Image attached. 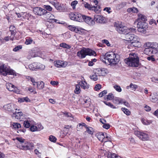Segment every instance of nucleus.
I'll list each match as a JSON object with an SVG mask.
<instances>
[{
	"mask_svg": "<svg viewBox=\"0 0 158 158\" xmlns=\"http://www.w3.org/2000/svg\"><path fill=\"white\" fill-rule=\"evenodd\" d=\"M16 139L19 141V142L23 144L24 143V139H23L21 137H17L16 138Z\"/></svg>",
	"mask_w": 158,
	"mask_h": 158,
	"instance_id": "0e129e2a",
	"label": "nucleus"
},
{
	"mask_svg": "<svg viewBox=\"0 0 158 158\" xmlns=\"http://www.w3.org/2000/svg\"><path fill=\"white\" fill-rule=\"evenodd\" d=\"M7 74L16 76L15 71L10 69L9 66L3 63L0 64V75L6 76Z\"/></svg>",
	"mask_w": 158,
	"mask_h": 158,
	"instance_id": "7ed1b4c3",
	"label": "nucleus"
},
{
	"mask_svg": "<svg viewBox=\"0 0 158 158\" xmlns=\"http://www.w3.org/2000/svg\"><path fill=\"white\" fill-rule=\"evenodd\" d=\"M144 52L145 54L147 55H149L151 54H153V52H152V49L150 48L147 47V48H146L144 51Z\"/></svg>",
	"mask_w": 158,
	"mask_h": 158,
	"instance_id": "cd10ccee",
	"label": "nucleus"
},
{
	"mask_svg": "<svg viewBox=\"0 0 158 158\" xmlns=\"http://www.w3.org/2000/svg\"><path fill=\"white\" fill-rule=\"evenodd\" d=\"M123 99L118 97H115L113 100V102L114 104L118 105L122 104Z\"/></svg>",
	"mask_w": 158,
	"mask_h": 158,
	"instance_id": "b1692460",
	"label": "nucleus"
},
{
	"mask_svg": "<svg viewBox=\"0 0 158 158\" xmlns=\"http://www.w3.org/2000/svg\"><path fill=\"white\" fill-rule=\"evenodd\" d=\"M127 11L129 13H137L138 12V10L137 8L133 7L128 8Z\"/></svg>",
	"mask_w": 158,
	"mask_h": 158,
	"instance_id": "c85d7f7f",
	"label": "nucleus"
},
{
	"mask_svg": "<svg viewBox=\"0 0 158 158\" xmlns=\"http://www.w3.org/2000/svg\"><path fill=\"white\" fill-rule=\"evenodd\" d=\"M134 134L140 139L143 141L147 140L149 139L148 135L143 132L139 131H135Z\"/></svg>",
	"mask_w": 158,
	"mask_h": 158,
	"instance_id": "6e6552de",
	"label": "nucleus"
},
{
	"mask_svg": "<svg viewBox=\"0 0 158 158\" xmlns=\"http://www.w3.org/2000/svg\"><path fill=\"white\" fill-rule=\"evenodd\" d=\"M61 113L65 115L66 117L73 118L72 115L69 112H61Z\"/></svg>",
	"mask_w": 158,
	"mask_h": 158,
	"instance_id": "c03bdc74",
	"label": "nucleus"
},
{
	"mask_svg": "<svg viewBox=\"0 0 158 158\" xmlns=\"http://www.w3.org/2000/svg\"><path fill=\"white\" fill-rule=\"evenodd\" d=\"M37 56V54L31 52L29 53L28 54L27 56V58L28 59H30L31 58L36 57Z\"/></svg>",
	"mask_w": 158,
	"mask_h": 158,
	"instance_id": "473e14b6",
	"label": "nucleus"
},
{
	"mask_svg": "<svg viewBox=\"0 0 158 158\" xmlns=\"http://www.w3.org/2000/svg\"><path fill=\"white\" fill-rule=\"evenodd\" d=\"M140 45V43L139 41V38H137V39L135 40V41H132L131 42V44L129 45L127 47L128 48H130L132 46L138 47Z\"/></svg>",
	"mask_w": 158,
	"mask_h": 158,
	"instance_id": "a211bd4d",
	"label": "nucleus"
},
{
	"mask_svg": "<svg viewBox=\"0 0 158 158\" xmlns=\"http://www.w3.org/2000/svg\"><path fill=\"white\" fill-rule=\"evenodd\" d=\"M3 108L5 110L11 111L13 113L15 110H17L16 105L12 103L5 105Z\"/></svg>",
	"mask_w": 158,
	"mask_h": 158,
	"instance_id": "9b49d317",
	"label": "nucleus"
},
{
	"mask_svg": "<svg viewBox=\"0 0 158 158\" xmlns=\"http://www.w3.org/2000/svg\"><path fill=\"white\" fill-rule=\"evenodd\" d=\"M102 72V68H98L96 70L95 73L98 76H100L102 75V74L101 73Z\"/></svg>",
	"mask_w": 158,
	"mask_h": 158,
	"instance_id": "79ce46f5",
	"label": "nucleus"
},
{
	"mask_svg": "<svg viewBox=\"0 0 158 158\" xmlns=\"http://www.w3.org/2000/svg\"><path fill=\"white\" fill-rule=\"evenodd\" d=\"M12 126L15 129H18L21 127L20 124L17 123H13L12 124Z\"/></svg>",
	"mask_w": 158,
	"mask_h": 158,
	"instance_id": "37998d69",
	"label": "nucleus"
},
{
	"mask_svg": "<svg viewBox=\"0 0 158 158\" xmlns=\"http://www.w3.org/2000/svg\"><path fill=\"white\" fill-rule=\"evenodd\" d=\"M80 87L79 84L76 85L74 92L76 94H79L80 92Z\"/></svg>",
	"mask_w": 158,
	"mask_h": 158,
	"instance_id": "58836bf2",
	"label": "nucleus"
},
{
	"mask_svg": "<svg viewBox=\"0 0 158 158\" xmlns=\"http://www.w3.org/2000/svg\"><path fill=\"white\" fill-rule=\"evenodd\" d=\"M21 147V149L23 150H30L34 147V144L32 143L27 142L22 144Z\"/></svg>",
	"mask_w": 158,
	"mask_h": 158,
	"instance_id": "4468645a",
	"label": "nucleus"
},
{
	"mask_svg": "<svg viewBox=\"0 0 158 158\" xmlns=\"http://www.w3.org/2000/svg\"><path fill=\"white\" fill-rule=\"evenodd\" d=\"M103 102L107 106L110 107L112 108H117V107L114 106V105L112 104L110 102H108L107 101H104Z\"/></svg>",
	"mask_w": 158,
	"mask_h": 158,
	"instance_id": "ea45409f",
	"label": "nucleus"
},
{
	"mask_svg": "<svg viewBox=\"0 0 158 158\" xmlns=\"http://www.w3.org/2000/svg\"><path fill=\"white\" fill-rule=\"evenodd\" d=\"M107 93V91L106 90H104L101 92L99 94V97H102L104 95L106 94Z\"/></svg>",
	"mask_w": 158,
	"mask_h": 158,
	"instance_id": "13d9d810",
	"label": "nucleus"
},
{
	"mask_svg": "<svg viewBox=\"0 0 158 158\" xmlns=\"http://www.w3.org/2000/svg\"><path fill=\"white\" fill-rule=\"evenodd\" d=\"M108 158H121V157L115 154L109 153L108 155Z\"/></svg>",
	"mask_w": 158,
	"mask_h": 158,
	"instance_id": "7c9ffc66",
	"label": "nucleus"
},
{
	"mask_svg": "<svg viewBox=\"0 0 158 158\" xmlns=\"http://www.w3.org/2000/svg\"><path fill=\"white\" fill-rule=\"evenodd\" d=\"M54 64L55 66L57 68L65 67L67 65L66 62L60 60L54 61Z\"/></svg>",
	"mask_w": 158,
	"mask_h": 158,
	"instance_id": "2eb2a0df",
	"label": "nucleus"
},
{
	"mask_svg": "<svg viewBox=\"0 0 158 158\" xmlns=\"http://www.w3.org/2000/svg\"><path fill=\"white\" fill-rule=\"evenodd\" d=\"M104 136L105 137L104 138V142L111 141V139L110 137V136L109 135H108L106 133H105Z\"/></svg>",
	"mask_w": 158,
	"mask_h": 158,
	"instance_id": "c756f323",
	"label": "nucleus"
},
{
	"mask_svg": "<svg viewBox=\"0 0 158 158\" xmlns=\"http://www.w3.org/2000/svg\"><path fill=\"white\" fill-rule=\"evenodd\" d=\"M78 2L77 1L75 0L71 2V6L72 7L73 9L74 10L76 8V6Z\"/></svg>",
	"mask_w": 158,
	"mask_h": 158,
	"instance_id": "3c124183",
	"label": "nucleus"
},
{
	"mask_svg": "<svg viewBox=\"0 0 158 158\" xmlns=\"http://www.w3.org/2000/svg\"><path fill=\"white\" fill-rule=\"evenodd\" d=\"M69 127V126H66L64 127L63 131H65V133H64V134L65 135H67L68 133V131L69 130V127Z\"/></svg>",
	"mask_w": 158,
	"mask_h": 158,
	"instance_id": "09e8293b",
	"label": "nucleus"
},
{
	"mask_svg": "<svg viewBox=\"0 0 158 158\" xmlns=\"http://www.w3.org/2000/svg\"><path fill=\"white\" fill-rule=\"evenodd\" d=\"M147 47H150L152 50V52L153 53L157 52V50H158V44L156 42L146 43L145 44Z\"/></svg>",
	"mask_w": 158,
	"mask_h": 158,
	"instance_id": "9d476101",
	"label": "nucleus"
},
{
	"mask_svg": "<svg viewBox=\"0 0 158 158\" xmlns=\"http://www.w3.org/2000/svg\"><path fill=\"white\" fill-rule=\"evenodd\" d=\"M100 59V60H102L103 63L106 64L107 63L106 62V54L104 56H101Z\"/></svg>",
	"mask_w": 158,
	"mask_h": 158,
	"instance_id": "6e6d98bb",
	"label": "nucleus"
},
{
	"mask_svg": "<svg viewBox=\"0 0 158 158\" xmlns=\"http://www.w3.org/2000/svg\"><path fill=\"white\" fill-rule=\"evenodd\" d=\"M93 129L92 128L89 127V128H87L86 131H85L87 132L89 134L92 135L93 134Z\"/></svg>",
	"mask_w": 158,
	"mask_h": 158,
	"instance_id": "de8ad7c7",
	"label": "nucleus"
},
{
	"mask_svg": "<svg viewBox=\"0 0 158 158\" xmlns=\"http://www.w3.org/2000/svg\"><path fill=\"white\" fill-rule=\"evenodd\" d=\"M60 47L67 49H70L71 48V46L70 45L66 44L65 43H62L60 44Z\"/></svg>",
	"mask_w": 158,
	"mask_h": 158,
	"instance_id": "c9c22d12",
	"label": "nucleus"
},
{
	"mask_svg": "<svg viewBox=\"0 0 158 158\" xmlns=\"http://www.w3.org/2000/svg\"><path fill=\"white\" fill-rule=\"evenodd\" d=\"M126 4L127 3L126 2H122L121 3L118 4L117 5V7L119 9H120L123 8V7L126 6Z\"/></svg>",
	"mask_w": 158,
	"mask_h": 158,
	"instance_id": "49530a36",
	"label": "nucleus"
},
{
	"mask_svg": "<svg viewBox=\"0 0 158 158\" xmlns=\"http://www.w3.org/2000/svg\"><path fill=\"white\" fill-rule=\"evenodd\" d=\"M101 85L99 84H97L95 85L94 88L96 91H98L101 88Z\"/></svg>",
	"mask_w": 158,
	"mask_h": 158,
	"instance_id": "052dcab7",
	"label": "nucleus"
},
{
	"mask_svg": "<svg viewBox=\"0 0 158 158\" xmlns=\"http://www.w3.org/2000/svg\"><path fill=\"white\" fill-rule=\"evenodd\" d=\"M33 12L35 15L41 16L44 15L46 10L39 7H36L33 9Z\"/></svg>",
	"mask_w": 158,
	"mask_h": 158,
	"instance_id": "f8f14e48",
	"label": "nucleus"
},
{
	"mask_svg": "<svg viewBox=\"0 0 158 158\" xmlns=\"http://www.w3.org/2000/svg\"><path fill=\"white\" fill-rule=\"evenodd\" d=\"M104 134H104L103 132H99L97 135L98 139L102 142H104V138L105 137Z\"/></svg>",
	"mask_w": 158,
	"mask_h": 158,
	"instance_id": "a878e982",
	"label": "nucleus"
},
{
	"mask_svg": "<svg viewBox=\"0 0 158 158\" xmlns=\"http://www.w3.org/2000/svg\"><path fill=\"white\" fill-rule=\"evenodd\" d=\"M142 123L144 125H148L150 124V123L146 119L142 120Z\"/></svg>",
	"mask_w": 158,
	"mask_h": 158,
	"instance_id": "69168bd1",
	"label": "nucleus"
},
{
	"mask_svg": "<svg viewBox=\"0 0 158 158\" xmlns=\"http://www.w3.org/2000/svg\"><path fill=\"white\" fill-rule=\"evenodd\" d=\"M68 28L70 31L77 33L79 31L77 27H75L73 25H69L68 27Z\"/></svg>",
	"mask_w": 158,
	"mask_h": 158,
	"instance_id": "bb28decb",
	"label": "nucleus"
},
{
	"mask_svg": "<svg viewBox=\"0 0 158 158\" xmlns=\"http://www.w3.org/2000/svg\"><path fill=\"white\" fill-rule=\"evenodd\" d=\"M85 7L89 10H94L96 13H98L100 11V6H93L87 2L84 4Z\"/></svg>",
	"mask_w": 158,
	"mask_h": 158,
	"instance_id": "1a4fd4ad",
	"label": "nucleus"
},
{
	"mask_svg": "<svg viewBox=\"0 0 158 158\" xmlns=\"http://www.w3.org/2000/svg\"><path fill=\"white\" fill-rule=\"evenodd\" d=\"M75 13H71L69 14V17L72 20H74Z\"/></svg>",
	"mask_w": 158,
	"mask_h": 158,
	"instance_id": "603ef678",
	"label": "nucleus"
},
{
	"mask_svg": "<svg viewBox=\"0 0 158 158\" xmlns=\"http://www.w3.org/2000/svg\"><path fill=\"white\" fill-rule=\"evenodd\" d=\"M23 126L26 128H28L31 126V124L29 121L27 120L24 121L23 123Z\"/></svg>",
	"mask_w": 158,
	"mask_h": 158,
	"instance_id": "4c0bfd02",
	"label": "nucleus"
},
{
	"mask_svg": "<svg viewBox=\"0 0 158 158\" xmlns=\"http://www.w3.org/2000/svg\"><path fill=\"white\" fill-rule=\"evenodd\" d=\"M83 20L90 26L93 25L95 24V22L94 21L93 19L89 16L83 15Z\"/></svg>",
	"mask_w": 158,
	"mask_h": 158,
	"instance_id": "ddd939ff",
	"label": "nucleus"
},
{
	"mask_svg": "<svg viewBox=\"0 0 158 158\" xmlns=\"http://www.w3.org/2000/svg\"><path fill=\"white\" fill-rule=\"evenodd\" d=\"M102 42L103 43L106 44L108 46H109L110 45V44L109 41L106 40H102Z\"/></svg>",
	"mask_w": 158,
	"mask_h": 158,
	"instance_id": "e2e57ef3",
	"label": "nucleus"
},
{
	"mask_svg": "<svg viewBox=\"0 0 158 158\" xmlns=\"http://www.w3.org/2000/svg\"><path fill=\"white\" fill-rule=\"evenodd\" d=\"M147 59L150 61H151L152 62L155 61V60L152 56H148L147 57Z\"/></svg>",
	"mask_w": 158,
	"mask_h": 158,
	"instance_id": "774afa93",
	"label": "nucleus"
},
{
	"mask_svg": "<svg viewBox=\"0 0 158 158\" xmlns=\"http://www.w3.org/2000/svg\"><path fill=\"white\" fill-rule=\"evenodd\" d=\"M125 61L126 64L132 67H138L139 64L138 55L135 53H130L129 57L126 59Z\"/></svg>",
	"mask_w": 158,
	"mask_h": 158,
	"instance_id": "f257e3e1",
	"label": "nucleus"
},
{
	"mask_svg": "<svg viewBox=\"0 0 158 158\" xmlns=\"http://www.w3.org/2000/svg\"><path fill=\"white\" fill-rule=\"evenodd\" d=\"M22 48V46L21 45H19L15 47L13 49V51L15 52H16L19 50V49H21Z\"/></svg>",
	"mask_w": 158,
	"mask_h": 158,
	"instance_id": "680f3d73",
	"label": "nucleus"
},
{
	"mask_svg": "<svg viewBox=\"0 0 158 158\" xmlns=\"http://www.w3.org/2000/svg\"><path fill=\"white\" fill-rule=\"evenodd\" d=\"M44 8L49 11H51L52 10V8L51 7L48 5H44Z\"/></svg>",
	"mask_w": 158,
	"mask_h": 158,
	"instance_id": "4d7b16f0",
	"label": "nucleus"
},
{
	"mask_svg": "<svg viewBox=\"0 0 158 158\" xmlns=\"http://www.w3.org/2000/svg\"><path fill=\"white\" fill-rule=\"evenodd\" d=\"M138 22L137 27L138 31L143 33L148 27V24L145 22H143L141 21H138Z\"/></svg>",
	"mask_w": 158,
	"mask_h": 158,
	"instance_id": "0eeeda50",
	"label": "nucleus"
},
{
	"mask_svg": "<svg viewBox=\"0 0 158 158\" xmlns=\"http://www.w3.org/2000/svg\"><path fill=\"white\" fill-rule=\"evenodd\" d=\"M13 114L14 115L13 116L15 117V119L20 120L22 118L23 114L21 112H16L15 111L13 112Z\"/></svg>",
	"mask_w": 158,
	"mask_h": 158,
	"instance_id": "5701e85b",
	"label": "nucleus"
},
{
	"mask_svg": "<svg viewBox=\"0 0 158 158\" xmlns=\"http://www.w3.org/2000/svg\"><path fill=\"white\" fill-rule=\"evenodd\" d=\"M130 87L132 88V90H135L138 87V86L135 84L131 83L129 86H127V88L128 89Z\"/></svg>",
	"mask_w": 158,
	"mask_h": 158,
	"instance_id": "a19ab883",
	"label": "nucleus"
},
{
	"mask_svg": "<svg viewBox=\"0 0 158 158\" xmlns=\"http://www.w3.org/2000/svg\"><path fill=\"white\" fill-rule=\"evenodd\" d=\"M44 83L43 81H41L37 83V87L39 89H43L44 87Z\"/></svg>",
	"mask_w": 158,
	"mask_h": 158,
	"instance_id": "f704fd0d",
	"label": "nucleus"
},
{
	"mask_svg": "<svg viewBox=\"0 0 158 158\" xmlns=\"http://www.w3.org/2000/svg\"><path fill=\"white\" fill-rule=\"evenodd\" d=\"M33 42V40L32 38L30 37H27L26 38L25 44L26 45H29L31 44Z\"/></svg>",
	"mask_w": 158,
	"mask_h": 158,
	"instance_id": "72a5a7b5",
	"label": "nucleus"
},
{
	"mask_svg": "<svg viewBox=\"0 0 158 158\" xmlns=\"http://www.w3.org/2000/svg\"><path fill=\"white\" fill-rule=\"evenodd\" d=\"M98 76L95 73L94 74L91 75L90 76V78L94 81H96L98 80Z\"/></svg>",
	"mask_w": 158,
	"mask_h": 158,
	"instance_id": "a18cd8bd",
	"label": "nucleus"
},
{
	"mask_svg": "<svg viewBox=\"0 0 158 158\" xmlns=\"http://www.w3.org/2000/svg\"><path fill=\"white\" fill-rule=\"evenodd\" d=\"M138 37L133 34H130L128 33L125 35V38L126 40L127 41H130L131 42L132 41H135V40L137 39Z\"/></svg>",
	"mask_w": 158,
	"mask_h": 158,
	"instance_id": "dca6fc26",
	"label": "nucleus"
},
{
	"mask_svg": "<svg viewBox=\"0 0 158 158\" xmlns=\"http://www.w3.org/2000/svg\"><path fill=\"white\" fill-rule=\"evenodd\" d=\"M49 140L51 142H55L56 140V138L53 135H50L49 137Z\"/></svg>",
	"mask_w": 158,
	"mask_h": 158,
	"instance_id": "8fccbe9b",
	"label": "nucleus"
},
{
	"mask_svg": "<svg viewBox=\"0 0 158 158\" xmlns=\"http://www.w3.org/2000/svg\"><path fill=\"white\" fill-rule=\"evenodd\" d=\"M138 21H141L143 22H145L146 21L147 19L146 17L144 15H143L141 14H138V18L137 19Z\"/></svg>",
	"mask_w": 158,
	"mask_h": 158,
	"instance_id": "393cba45",
	"label": "nucleus"
},
{
	"mask_svg": "<svg viewBox=\"0 0 158 158\" xmlns=\"http://www.w3.org/2000/svg\"><path fill=\"white\" fill-rule=\"evenodd\" d=\"M114 26L116 30L120 34L126 35L128 33H135L136 32V30L135 28L131 27L128 28L121 24L116 23Z\"/></svg>",
	"mask_w": 158,
	"mask_h": 158,
	"instance_id": "f03ea898",
	"label": "nucleus"
},
{
	"mask_svg": "<svg viewBox=\"0 0 158 158\" xmlns=\"http://www.w3.org/2000/svg\"><path fill=\"white\" fill-rule=\"evenodd\" d=\"M106 56L108 62L114 65L117 64L119 61L118 55L114 54L113 52L107 53H106Z\"/></svg>",
	"mask_w": 158,
	"mask_h": 158,
	"instance_id": "39448f33",
	"label": "nucleus"
},
{
	"mask_svg": "<svg viewBox=\"0 0 158 158\" xmlns=\"http://www.w3.org/2000/svg\"><path fill=\"white\" fill-rule=\"evenodd\" d=\"M6 87L9 91L16 92L17 88L10 83H7L6 84Z\"/></svg>",
	"mask_w": 158,
	"mask_h": 158,
	"instance_id": "aec40b11",
	"label": "nucleus"
},
{
	"mask_svg": "<svg viewBox=\"0 0 158 158\" xmlns=\"http://www.w3.org/2000/svg\"><path fill=\"white\" fill-rule=\"evenodd\" d=\"M77 83L80 85V86H81L84 89H88L89 88V85L85 81H78Z\"/></svg>",
	"mask_w": 158,
	"mask_h": 158,
	"instance_id": "6ab92c4d",
	"label": "nucleus"
},
{
	"mask_svg": "<svg viewBox=\"0 0 158 158\" xmlns=\"http://www.w3.org/2000/svg\"><path fill=\"white\" fill-rule=\"evenodd\" d=\"M44 15V17L47 18L48 19H49V22H55L56 23H57L58 20L57 19H52L50 18V17L52 16V14H51L48 12H47L46 11V12L45 13Z\"/></svg>",
	"mask_w": 158,
	"mask_h": 158,
	"instance_id": "f3484780",
	"label": "nucleus"
},
{
	"mask_svg": "<svg viewBox=\"0 0 158 158\" xmlns=\"http://www.w3.org/2000/svg\"><path fill=\"white\" fill-rule=\"evenodd\" d=\"M30 131H31L34 132L37 130V127L34 125L31 126L30 128Z\"/></svg>",
	"mask_w": 158,
	"mask_h": 158,
	"instance_id": "bf43d9fd",
	"label": "nucleus"
},
{
	"mask_svg": "<svg viewBox=\"0 0 158 158\" xmlns=\"http://www.w3.org/2000/svg\"><path fill=\"white\" fill-rule=\"evenodd\" d=\"M103 127L106 129H108L110 127V125L109 124L105 123L103 126Z\"/></svg>",
	"mask_w": 158,
	"mask_h": 158,
	"instance_id": "338daca9",
	"label": "nucleus"
},
{
	"mask_svg": "<svg viewBox=\"0 0 158 158\" xmlns=\"http://www.w3.org/2000/svg\"><path fill=\"white\" fill-rule=\"evenodd\" d=\"M83 15L79 13L75 12L74 21L79 22H82Z\"/></svg>",
	"mask_w": 158,
	"mask_h": 158,
	"instance_id": "412c9836",
	"label": "nucleus"
},
{
	"mask_svg": "<svg viewBox=\"0 0 158 158\" xmlns=\"http://www.w3.org/2000/svg\"><path fill=\"white\" fill-rule=\"evenodd\" d=\"M94 19L98 23H103L104 20V17L102 16L95 15H94Z\"/></svg>",
	"mask_w": 158,
	"mask_h": 158,
	"instance_id": "4be33fe9",
	"label": "nucleus"
},
{
	"mask_svg": "<svg viewBox=\"0 0 158 158\" xmlns=\"http://www.w3.org/2000/svg\"><path fill=\"white\" fill-rule=\"evenodd\" d=\"M77 56L80 59L85 58L87 55L90 56L96 55V52L89 48H83L77 53Z\"/></svg>",
	"mask_w": 158,
	"mask_h": 158,
	"instance_id": "20e7f679",
	"label": "nucleus"
},
{
	"mask_svg": "<svg viewBox=\"0 0 158 158\" xmlns=\"http://www.w3.org/2000/svg\"><path fill=\"white\" fill-rule=\"evenodd\" d=\"M53 5H54L55 7L58 10H60L61 9V7L60 6V5H59V4L56 3L55 2H53Z\"/></svg>",
	"mask_w": 158,
	"mask_h": 158,
	"instance_id": "5fc2aeb1",
	"label": "nucleus"
},
{
	"mask_svg": "<svg viewBox=\"0 0 158 158\" xmlns=\"http://www.w3.org/2000/svg\"><path fill=\"white\" fill-rule=\"evenodd\" d=\"M121 110L124 112V113L126 114L127 115H130L131 113V112L127 109L125 108L122 107L121 108Z\"/></svg>",
	"mask_w": 158,
	"mask_h": 158,
	"instance_id": "e433bc0d",
	"label": "nucleus"
},
{
	"mask_svg": "<svg viewBox=\"0 0 158 158\" xmlns=\"http://www.w3.org/2000/svg\"><path fill=\"white\" fill-rule=\"evenodd\" d=\"M29 68L32 70H36L37 69L43 70L45 66L39 63L34 62L29 65Z\"/></svg>",
	"mask_w": 158,
	"mask_h": 158,
	"instance_id": "423d86ee",
	"label": "nucleus"
},
{
	"mask_svg": "<svg viewBox=\"0 0 158 158\" xmlns=\"http://www.w3.org/2000/svg\"><path fill=\"white\" fill-rule=\"evenodd\" d=\"M114 89L118 92H121L122 91V89L118 85H115L114 86Z\"/></svg>",
	"mask_w": 158,
	"mask_h": 158,
	"instance_id": "864d4df0",
	"label": "nucleus"
},
{
	"mask_svg": "<svg viewBox=\"0 0 158 158\" xmlns=\"http://www.w3.org/2000/svg\"><path fill=\"white\" fill-rule=\"evenodd\" d=\"M114 98L113 94L111 93H109L108 95L105 96L104 98L105 99H107L108 100H113Z\"/></svg>",
	"mask_w": 158,
	"mask_h": 158,
	"instance_id": "2f4dec72",
	"label": "nucleus"
}]
</instances>
